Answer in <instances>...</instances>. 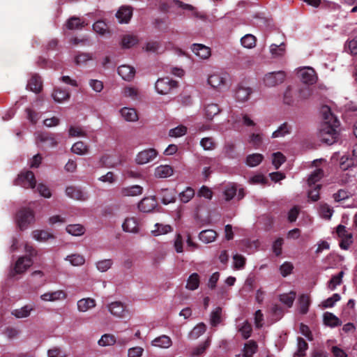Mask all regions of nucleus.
Masks as SVG:
<instances>
[{"label":"nucleus","mask_w":357,"mask_h":357,"mask_svg":"<svg viewBox=\"0 0 357 357\" xmlns=\"http://www.w3.org/2000/svg\"><path fill=\"white\" fill-rule=\"evenodd\" d=\"M52 97L56 102H61L70 98V93L66 89H55L52 93Z\"/></svg>","instance_id":"35"},{"label":"nucleus","mask_w":357,"mask_h":357,"mask_svg":"<svg viewBox=\"0 0 357 357\" xmlns=\"http://www.w3.org/2000/svg\"><path fill=\"white\" fill-rule=\"evenodd\" d=\"M143 192V188L139 185H130L128 187L122 188L121 193L123 196H137L142 195Z\"/></svg>","instance_id":"22"},{"label":"nucleus","mask_w":357,"mask_h":357,"mask_svg":"<svg viewBox=\"0 0 357 357\" xmlns=\"http://www.w3.org/2000/svg\"><path fill=\"white\" fill-rule=\"evenodd\" d=\"M220 109L217 104H208L204 108V115L207 120H212L215 116L218 114Z\"/></svg>","instance_id":"28"},{"label":"nucleus","mask_w":357,"mask_h":357,"mask_svg":"<svg viewBox=\"0 0 357 357\" xmlns=\"http://www.w3.org/2000/svg\"><path fill=\"white\" fill-rule=\"evenodd\" d=\"M302 82L308 85H312L317 82V76L312 68H306L300 70Z\"/></svg>","instance_id":"10"},{"label":"nucleus","mask_w":357,"mask_h":357,"mask_svg":"<svg viewBox=\"0 0 357 357\" xmlns=\"http://www.w3.org/2000/svg\"><path fill=\"white\" fill-rule=\"evenodd\" d=\"M294 269V266L291 262L285 261L280 266V271L283 277L290 275Z\"/></svg>","instance_id":"60"},{"label":"nucleus","mask_w":357,"mask_h":357,"mask_svg":"<svg viewBox=\"0 0 357 357\" xmlns=\"http://www.w3.org/2000/svg\"><path fill=\"white\" fill-rule=\"evenodd\" d=\"M67 295L63 290H57L52 292H47L40 296V298L44 301H56L63 300Z\"/></svg>","instance_id":"16"},{"label":"nucleus","mask_w":357,"mask_h":357,"mask_svg":"<svg viewBox=\"0 0 357 357\" xmlns=\"http://www.w3.org/2000/svg\"><path fill=\"white\" fill-rule=\"evenodd\" d=\"M222 307H217L211 313L210 324L213 327L217 326L222 321Z\"/></svg>","instance_id":"38"},{"label":"nucleus","mask_w":357,"mask_h":357,"mask_svg":"<svg viewBox=\"0 0 357 357\" xmlns=\"http://www.w3.org/2000/svg\"><path fill=\"white\" fill-rule=\"evenodd\" d=\"M122 228L126 232L138 233L139 229L137 218L134 217L126 218L122 225Z\"/></svg>","instance_id":"15"},{"label":"nucleus","mask_w":357,"mask_h":357,"mask_svg":"<svg viewBox=\"0 0 357 357\" xmlns=\"http://www.w3.org/2000/svg\"><path fill=\"white\" fill-rule=\"evenodd\" d=\"M173 169L169 165H160L155 169V176L157 178H167L173 174Z\"/></svg>","instance_id":"27"},{"label":"nucleus","mask_w":357,"mask_h":357,"mask_svg":"<svg viewBox=\"0 0 357 357\" xmlns=\"http://www.w3.org/2000/svg\"><path fill=\"white\" fill-rule=\"evenodd\" d=\"M336 233L337 236L341 238H347V241H349L350 238H353V235L351 233H349L346 229V227L342 225H339L336 228Z\"/></svg>","instance_id":"59"},{"label":"nucleus","mask_w":357,"mask_h":357,"mask_svg":"<svg viewBox=\"0 0 357 357\" xmlns=\"http://www.w3.org/2000/svg\"><path fill=\"white\" fill-rule=\"evenodd\" d=\"M66 193L68 197L79 201H85L88 199L86 192H83L81 189L69 186L66 189Z\"/></svg>","instance_id":"14"},{"label":"nucleus","mask_w":357,"mask_h":357,"mask_svg":"<svg viewBox=\"0 0 357 357\" xmlns=\"http://www.w3.org/2000/svg\"><path fill=\"white\" fill-rule=\"evenodd\" d=\"M16 185L24 188H34L36 185L34 174L29 170L21 172L16 180Z\"/></svg>","instance_id":"4"},{"label":"nucleus","mask_w":357,"mask_h":357,"mask_svg":"<svg viewBox=\"0 0 357 357\" xmlns=\"http://www.w3.org/2000/svg\"><path fill=\"white\" fill-rule=\"evenodd\" d=\"M285 160V157L282 153L277 152L273 154V165L276 169H279Z\"/></svg>","instance_id":"55"},{"label":"nucleus","mask_w":357,"mask_h":357,"mask_svg":"<svg viewBox=\"0 0 357 357\" xmlns=\"http://www.w3.org/2000/svg\"><path fill=\"white\" fill-rule=\"evenodd\" d=\"M172 344L171 338L165 335L155 338L152 341V345L160 348H169Z\"/></svg>","instance_id":"26"},{"label":"nucleus","mask_w":357,"mask_h":357,"mask_svg":"<svg viewBox=\"0 0 357 357\" xmlns=\"http://www.w3.org/2000/svg\"><path fill=\"white\" fill-rule=\"evenodd\" d=\"M120 113L127 121H135L138 119L137 112L133 108L123 107L120 110Z\"/></svg>","instance_id":"31"},{"label":"nucleus","mask_w":357,"mask_h":357,"mask_svg":"<svg viewBox=\"0 0 357 357\" xmlns=\"http://www.w3.org/2000/svg\"><path fill=\"white\" fill-rule=\"evenodd\" d=\"M195 196V190L191 187H187L179 194V198L183 203H188Z\"/></svg>","instance_id":"48"},{"label":"nucleus","mask_w":357,"mask_h":357,"mask_svg":"<svg viewBox=\"0 0 357 357\" xmlns=\"http://www.w3.org/2000/svg\"><path fill=\"white\" fill-rule=\"evenodd\" d=\"M27 86L29 89L36 93L40 92L43 88V84L41 78L38 75H33L29 79Z\"/></svg>","instance_id":"21"},{"label":"nucleus","mask_w":357,"mask_h":357,"mask_svg":"<svg viewBox=\"0 0 357 357\" xmlns=\"http://www.w3.org/2000/svg\"><path fill=\"white\" fill-rule=\"evenodd\" d=\"M344 275V271H341L337 275L332 276L328 282V288L334 290L337 285L341 284Z\"/></svg>","instance_id":"43"},{"label":"nucleus","mask_w":357,"mask_h":357,"mask_svg":"<svg viewBox=\"0 0 357 357\" xmlns=\"http://www.w3.org/2000/svg\"><path fill=\"white\" fill-rule=\"evenodd\" d=\"M115 342L116 338L112 334H105L98 340V344L102 347L113 345Z\"/></svg>","instance_id":"50"},{"label":"nucleus","mask_w":357,"mask_h":357,"mask_svg":"<svg viewBox=\"0 0 357 357\" xmlns=\"http://www.w3.org/2000/svg\"><path fill=\"white\" fill-rule=\"evenodd\" d=\"M284 240L282 238H278L273 243V252L276 256H280L282 255V245Z\"/></svg>","instance_id":"62"},{"label":"nucleus","mask_w":357,"mask_h":357,"mask_svg":"<svg viewBox=\"0 0 357 357\" xmlns=\"http://www.w3.org/2000/svg\"><path fill=\"white\" fill-rule=\"evenodd\" d=\"M118 74L123 79L130 82L135 75V69L132 66L128 65H121L118 68Z\"/></svg>","instance_id":"13"},{"label":"nucleus","mask_w":357,"mask_h":357,"mask_svg":"<svg viewBox=\"0 0 357 357\" xmlns=\"http://www.w3.org/2000/svg\"><path fill=\"white\" fill-rule=\"evenodd\" d=\"M286 77L284 71L268 73L264 77V83L268 87H273L282 83Z\"/></svg>","instance_id":"5"},{"label":"nucleus","mask_w":357,"mask_h":357,"mask_svg":"<svg viewBox=\"0 0 357 357\" xmlns=\"http://www.w3.org/2000/svg\"><path fill=\"white\" fill-rule=\"evenodd\" d=\"M252 93V88L241 84L238 85L235 90L234 98L237 102H245L250 99Z\"/></svg>","instance_id":"7"},{"label":"nucleus","mask_w":357,"mask_h":357,"mask_svg":"<svg viewBox=\"0 0 357 357\" xmlns=\"http://www.w3.org/2000/svg\"><path fill=\"white\" fill-rule=\"evenodd\" d=\"M33 237L38 241H46L53 238L54 236L50 232L45 230H35L33 231Z\"/></svg>","instance_id":"46"},{"label":"nucleus","mask_w":357,"mask_h":357,"mask_svg":"<svg viewBox=\"0 0 357 357\" xmlns=\"http://www.w3.org/2000/svg\"><path fill=\"white\" fill-rule=\"evenodd\" d=\"M66 26L70 30L82 29L84 26V22H81L79 17H72L68 20Z\"/></svg>","instance_id":"49"},{"label":"nucleus","mask_w":357,"mask_h":357,"mask_svg":"<svg viewBox=\"0 0 357 357\" xmlns=\"http://www.w3.org/2000/svg\"><path fill=\"white\" fill-rule=\"evenodd\" d=\"M333 212V209L328 204H324L320 206L319 213L323 218L326 220L331 219Z\"/></svg>","instance_id":"57"},{"label":"nucleus","mask_w":357,"mask_h":357,"mask_svg":"<svg viewBox=\"0 0 357 357\" xmlns=\"http://www.w3.org/2000/svg\"><path fill=\"white\" fill-rule=\"evenodd\" d=\"M208 83L213 88L218 90L226 89L227 85V75L214 73L211 75L208 78Z\"/></svg>","instance_id":"6"},{"label":"nucleus","mask_w":357,"mask_h":357,"mask_svg":"<svg viewBox=\"0 0 357 357\" xmlns=\"http://www.w3.org/2000/svg\"><path fill=\"white\" fill-rule=\"evenodd\" d=\"M324 176V171L321 169H315L309 176L307 179V184L310 188L315 187L317 185V183L320 181V179Z\"/></svg>","instance_id":"32"},{"label":"nucleus","mask_w":357,"mask_h":357,"mask_svg":"<svg viewBox=\"0 0 357 357\" xmlns=\"http://www.w3.org/2000/svg\"><path fill=\"white\" fill-rule=\"evenodd\" d=\"M324 323L330 327H336L342 324V321L338 317L328 312L324 314Z\"/></svg>","instance_id":"25"},{"label":"nucleus","mask_w":357,"mask_h":357,"mask_svg":"<svg viewBox=\"0 0 357 357\" xmlns=\"http://www.w3.org/2000/svg\"><path fill=\"white\" fill-rule=\"evenodd\" d=\"M238 186L234 183L227 184L224 190L223 195L227 202L231 201L237 193Z\"/></svg>","instance_id":"29"},{"label":"nucleus","mask_w":357,"mask_h":357,"mask_svg":"<svg viewBox=\"0 0 357 357\" xmlns=\"http://www.w3.org/2000/svg\"><path fill=\"white\" fill-rule=\"evenodd\" d=\"M96 306V301L91 298H82L77 301V309L79 312H86Z\"/></svg>","instance_id":"24"},{"label":"nucleus","mask_w":357,"mask_h":357,"mask_svg":"<svg viewBox=\"0 0 357 357\" xmlns=\"http://www.w3.org/2000/svg\"><path fill=\"white\" fill-rule=\"evenodd\" d=\"M252 331V326L248 321H245L239 329V332L245 340L250 337Z\"/></svg>","instance_id":"64"},{"label":"nucleus","mask_w":357,"mask_h":357,"mask_svg":"<svg viewBox=\"0 0 357 357\" xmlns=\"http://www.w3.org/2000/svg\"><path fill=\"white\" fill-rule=\"evenodd\" d=\"M178 86V82L172 80L169 77H164L158 79L155 84L157 92L160 94L165 95L169 93L172 89Z\"/></svg>","instance_id":"3"},{"label":"nucleus","mask_w":357,"mask_h":357,"mask_svg":"<svg viewBox=\"0 0 357 357\" xmlns=\"http://www.w3.org/2000/svg\"><path fill=\"white\" fill-rule=\"evenodd\" d=\"M67 259L69 260L70 264L73 266H81L84 264L85 261L83 256L76 254L68 256Z\"/></svg>","instance_id":"63"},{"label":"nucleus","mask_w":357,"mask_h":357,"mask_svg":"<svg viewBox=\"0 0 357 357\" xmlns=\"http://www.w3.org/2000/svg\"><path fill=\"white\" fill-rule=\"evenodd\" d=\"M321 112L323 116V123L320 129V136L322 141L328 144H333L337 141L339 136L340 121L327 105L322 106Z\"/></svg>","instance_id":"1"},{"label":"nucleus","mask_w":357,"mask_h":357,"mask_svg":"<svg viewBox=\"0 0 357 357\" xmlns=\"http://www.w3.org/2000/svg\"><path fill=\"white\" fill-rule=\"evenodd\" d=\"M132 15V9L130 6H122L116 14V18L121 23H128Z\"/></svg>","instance_id":"17"},{"label":"nucleus","mask_w":357,"mask_h":357,"mask_svg":"<svg viewBox=\"0 0 357 357\" xmlns=\"http://www.w3.org/2000/svg\"><path fill=\"white\" fill-rule=\"evenodd\" d=\"M93 30L100 34L105 35L108 32V26L107 24L102 20H98L93 25Z\"/></svg>","instance_id":"51"},{"label":"nucleus","mask_w":357,"mask_h":357,"mask_svg":"<svg viewBox=\"0 0 357 357\" xmlns=\"http://www.w3.org/2000/svg\"><path fill=\"white\" fill-rule=\"evenodd\" d=\"M199 275L197 273H193L189 276L185 287L189 290L194 291L199 287Z\"/></svg>","instance_id":"33"},{"label":"nucleus","mask_w":357,"mask_h":357,"mask_svg":"<svg viewBox=\"0 0 357 357\" xmlns=\"http://www.w3.org/2000/svg\"><path fill=\"white\" fill-rule=\"evenodd\" d=\"M206 326L204 323H199L195 326L190 332L188 337L190 339L196 340L205 333Z\"/></svg>","instance_id":"34"},{"label":"nucleus","mask_w":357,"mask_h":357,"mask_svg":"<svg viewBox=\"0 0 357 357\" xmlns=\"http://www.w3.org/2000/svg\"><path fill=\"white\" fill-rule=\"evenodd\" d=\"M298 349L295 353V356L302 357L305 355V351L308 349V344L301 337H298Z\"/></svg>","instance_id":"47"},{"label":"nucleus","mask_w":357,"mask_h":357,"mask_svg":"<svg viewBox=\"0 0 357 357\" xmlns=\"http://www.w3.org/2000/svg\"><path fill=\"white\" fill-rule=\"evenodd\" d=\"M191 49L195 54L202 59H208L211 55L210 48L202 44L195 43L192 45Z\"/></svg>","instance_id":"18"},{"label":"nucleus","mask_w":357,"mask_h":357,"mask_svg":"<svg viewBox=\"0 0 357 357\" xmlns=\"http://www.w3.org/2000/svg\"><path fill=\"white\" fill-rule=\"evenodd\" d=\"M173 3H174L175 5L178 6V7H179L183 10L191 11L192 16L195 18L200 19L203 21H205L207 20V16L204 13L197 11L196 8L190 4L185 3L178 0L174 1Z\"/></svg>","instance_id":"11"},{"label":"nucleus","mask_w":357,"mask_h":357,"mask_svg":"<svg viewBox=\"0 0 357 357\" xmlns=\"http://www.w3.org/2000/svg\"><path fill=\"white\" fill-rule=\"evenodd\" d=\"M16 221L19 228L21 230H24L34 222V212L29 208H22L16 214Z\"/></svg>","instance_id":"2"},{"label":"nucleus","mask_w":357,"mask_h":357,"mask_svg":"<svg viewBox=\"0 0 357 357\" xmlns=\"http://www.w3.org/2000/svg\"><path fill=\"white\" fill-rule=\"evenodd\" d=\"M88 150V146L82 141L75 142L71 148L72 152L77 155H84L87 153Z\"/></svg>","instance_id":"41"},{"label":"nucleus","mask_w":357,"mask_h":357,"mask_svg":"<svg viewBox=\"0 0 357 357\" xmlns=\"http://www.w3.org/2000/svg\"><path fill=\"white\" fill-rule=\"evenodd\" d=\"M299 310L302 314H305L308 312L310 303V297L306 294H302L298 299Z\"/></svg>","instance_id":"37"},{"label":"nucleus","mask_w":357,"mask_h":357,"mask_svg":"<svg viewBox=\"0 0 357 357\" xmlns=\"http://www.w3.org/2000/svg\"><path fill=\"white\" fill-rule=\"evenodd\" d=\"M33 310V307L31 305H26L20 309H15L12 311V315L16 318H26L30 315L31 312Z\"/></svg>","instance_id":"30"},{"label":"nucleus","mask_w":357,"mask_h":357,"mask_svg":"<svg viewBox=\"0 0 357 357\" xmlns=\"http://www.w3.org/2000/svg\"><path fill=\"white\" fill-rule=\"evenodd\" d=\"M241 44L246 48H252L255 46L256 38L252 34H247L241 39Z\"/></svg>","instance_id":"52"},{"label":"nucleus","mask_w":357,"mask_h":357,"mask_svg":"<svg viewBox=\"0 0 357 357\" xmlns=\"http://www.w3.org/2000/svg\"><path fill=\"white\" fill-rule=\"evenodd\" d=\"M107 307L112 315L119 318L124 317L126 308L122 303L119 301H115L110 303Z\"/></svg>","instance_id":"20"},{"label":"nucleus","mask_w":357,"mask_h":357,"mask_svg":"<svg viewBox=\"0 0 357 357\" xmlns=\"http://www.w3.org/2000/svg\"><path fill=\"white\" fill-rule=\"evenodd\" d=\"M291 130V127L287 123H282L275 131L272 134V137L276 138L280 137H284V135L289 134Z\"/></svg>","instance_id":"40"},{"label":"nucleus","mask_w":357,"mask_h":357,"mask_svg":"<svg viewBox=\"0 0 357 357\" xmlns=\"http://www.w3.org/2000/svg\"><path fill=\"white\" fill-rule=\"evenodd\" d=\"M158 155L154 149H148L139 152L135 158L136 162L139 165L146 164L153 160Z\"/></svg>","instance_id":"9"},{"label":"nucleus","mask_w":357,"mask_h":357,"mask_svg":"<svg viewBox=\"0 0 357 357\" xmlns=\"http://www.w3.org/2000/svg\"><path fill=\"white\" fill-rule=\"evenodd\" d=\"M257 344L256 342L250 340L245 344L243 348V356L244 357H252L254 354L257 352Z\"/></svg>","instance_id":"36"},{"label":"nucleus","mask_w":357,"mask_h":357,"mask_svg":"<svg viewBox=\"0 0 357 357\" xmlns=\"http://www.w3.org/2000/svg\"><path fill=\"white\" fill-rule=\"evenodd\" d=\"M225 155L229 158H236L238 153L236 151L235 145L232 143H228L225 146Z\"/></svg>","instance_id":"61"},{"label":"nucleus","mask_w":357,"mask_h":357,"mask_svg":"<svg viewBox=\"0 0 357 357\" xmlns=\"http://www.w3.org/2000/svg\"><path fill=\"white\" fill-rule=\"evenodd\" d=\"M321 188V185L318 184L315 187L310 188L308 190V197L313 202H316L319 199V190Z\"/></svg>","instance_id":"56"},{"label":"nucleus","mask_w":357,"mask_h":357,"mask_svg":"<svg viewBox=\"0 0 357 357\" xmlns=\"http://www.w3.org/2000/svg\"><path fill=\"white\" fill-rule=\"evenodd\" d=\"M187 132L186 127L183 126H179L176 128L171 129L169 132V135L172 137H178L184 135Z\"/></svg>","instance_id":"58"},{"label":"nucleus","mask_w":357,"mask_h":357,"mask_svg":"<svg viewBox=\"0 0 357 357\" xmlns=\"http://www.w3.org/2000/svg\"><path fill=\"white\" fill-rule=\"evenodd\" d=\"M137 43V39L130 35L124 36L121 40V45L123 48H130Z\"/></svg>","instance_id":"54"},{"label":"nucleus","mask_w":357,"mask_h":357,"mask_svg":"<svg viewBox=\"0 0 357 357\" xmlns=\"http://www.w3.org/2000/svg\"><path fill=\"white\" fill-rule=\"evenodd\" d=\"M211 340L208 337L202 344L196 347L192 351V355L194 356H199L205 352L207 348L211 345Z\"/></svg>","instance_id":"45"},{"label":"nucleus","mask_w":357,"mask_h":357,"mask_svg":"<svg viewBox=\"0 0 357 357\" xmlns=\"http://www.w3.org/2000/svg\"><path fill=\"white\" fill-rule=\"evenodd\" d=\"M158 202L155 197L143 198L138 204V208L141 212L150 213L157 206Z\"/></svg>","instance_id":"8"},{"label":"nucleus","mask_w":357,"mask_h":357,"mask_svg":"<svg viewBox=\"0 0 357 357\" xmlns=\"http://www.w3.org/2000/svg\"><path fill=\"white\" fill-rule=\"evenodd\" d=\"M218 234L213 229H206L201 231L199 234V238L204 243H209L215 240Z\"/></svg>","instance_id":"23"},{"label":"nucleus","mask_w":357,"mask_h":357,"mask_svg":"<svg viewBox=\"0 0 357 357\" xmlns=\"http://www.w3.org/2000/svg\"><path fill=\"white\" fill-rule=\"evenodd\" d=\"M159 195L160 196L162 203L165 205L174 203L176 201V193L174 190L168 188L161 189Z\"/></svg>","instance_id":"19"},{"label":"nucleus","mask_w":357,"mask_h":357,"mask_svg":"<svg viewBox=\"0 0 357 357\" xmlns=\"http://www.w3.org/2000/svg\"><path fill=\"white\" fill-rule=\"evenodd\" d=\"M66 231L73 235L79 236L84 234L85 229L84 227L79 224L77 225H69L66 227Z\"/></svg>","instance_id":"42"},{"label":"nucleus","mask_w":357,"mask_h":357,"mask_svg":"<svg viewBox=\"0 0 357 357\" xmlns=\"http://www.w3.org/2000/svg\"><path fill=\"white\" fill-rule=\"evenodd\" d=\"M263 159L264 156L260 153L250 154L246 158V164L250 167H256L261 162Z\"/></svg>","instance_id":"39"},{"label":"nucleus","mask_w":357,"mask_h":357,"mask_svg":"<svg viewBox=\"0 0 357 357\" xmlns=\"http://www.w3.org/2000/svg\"><path fill=\"white\" fill-rule=\"evenodd\" d=\"M32 264V259L26 256L20 257L14 266L15 273L21 274L24 273Z\"/></svg>","instance_id":"12"},{"label":"nucleus","mask_w":357,"mask_h":357,"mask_svg":"<svg viewBox=\"0 0 357 357\" xmlns=\"http://www.w3.org/2000/svg\"><path fill=\"white\" fill-rule=\"evenodd\" d=\"M296 294L294 292H290L289 294H282L280 296L281 302L284 303L287 307H290L292 306L295 300Z\"/></svg>","instance_id":"53"},{"label":"nucleus","mask_w":357,"mask_h":357,"mask_svg":"<svg viewBox=\"0 0 357 357\" xmlns=\"http://www.w3.org/2000/svg\"><path fill=\"white\" fill-rule=\"evenodd\" d=\"M155 227L156 229L152 231V233L153 234L154 236L166 234L172 231V227L169 225H162L160 223H156L155 225Z\"/></svg>","instance_id":"44"}]
</instances>
